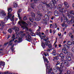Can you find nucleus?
<instances>
[{
  "label": "nucleus",
  "mask_w": 74,
  "mask_h": 74,
  "mask_svg": "<svg viewBox=\"0 0 74 74\" xmlns=\"http://www.w3.org/2000/svg\"><path fill=\"white\" fill-rule=\"evenodd\" d=\"M41 5H39L38 6V8L39 10H42L43 11H44L45 10V8L44 7L45 6H43V4H45L49 8H52V7L53 5H52L50 3H49V4H47V1H45L43 2H42L41 3Z\"/></svg>",
  "instance_id": "obj_1"
},
{
  "label": "nucleus",
  "mask_w": 74,
  "mask_h": 74,
  "mask_svg": "<svg viewBox=\"0 0 74 74\" xmlns=\"http://www.w3.org/2000/svg\"><path fill=\"white\" fill-rule=\"evenodd\" d=\"M23 32L22 31H21L19 33H18V34L17 35V38L18 39V40H16L14 41V42H21L22 41V38L19 37V36L18 35L19 34H21L22 33H23Z\"/></svg>",
  "instance_id": "obj_2"
},
{
  "label": "nucleus",
  "mask_w": 74,
  "mask_h": 74,
  "mask_svg": "<svg viewBox=\"0 0 74 74\" xmlns=\"http://www.w3.org/2000/svg\"><path fill=\"white\" fill-rule=\"evenodd\" d=\"M21 23L23 25V26H21V27H25V28H26V29H27V26H28V24H27L26 23V22L23 21H21V22L19 21L18 23V24L19 25H21Z\"/></svg>",
  "instance_id": "obj_3"
},
{
  "label": "nucleus",
  "mask_w": 74,
  "mask_h": 74,
  "mask_svg": "<svg viewBox=\"0 0 74 74\" xmlns=\"http://www.w3.org/2000/svg\"><path fill=\"white\" fill-rule=\"evenodd\" d=\"M8 16L5 17L4 20V21L6 22L7 21L9 18H11V16H12V14H10V12H8Z\"/></svg>",
  "instance_id": "obj_4"
},
{
  "label": "nucleus",
  "mask_w": 74,
  "mask_h": 74,
  "mask_svg": "<svg viewBox=\"0 0 74 74\" xmlns=\"http://www.w3.org/2000/svg\"><path fill=\"white\" fill-rule=\"evenodd\" d=\"M46 66H47L46 67V72H47L48 71V70H49L48 72V74H51V71H52V69H49V64H46Z\"/></svg>",
  "instance_id": "obj_5"
},
{
  "label": "nucleus",
  "mask_w": 74,
  "mask_h": 74,
  "mask_svg": "<svg viewBox=\"0 0 74 74\" xmlns=\"http://www.w3.org/2000/svg\"><path fill=\"white\" fill-rule=\"evenodd\" d=\"M56 69H57V70H59V71H60H60H63L62 70H60V68L58 66H56L55 68H53V72H54V73H56L57 72V70H56Z\"/></svg>",
  "instance_id": "obj_6"
},
{
  "label": "nucleus",
  "mask_w": 74,
  "mask_h": 74,
  "mask_svg": "<svg viewBox=\"0 0 74 74\" xmlns=\"http://www.w3.org/2000/svg\"><path fill=\"white\" fill-rule=\"evenodd\" d=\"M27 39H26V40L29 41V42H31V41L33 40V39L29 34H27Z\"/></svg>",
  "instance_id": "obj_7"
},
{
  "label": "nucleus",
  "mask_w": 74,
  "mask_h": 74,
  "mask_svg": "<svg viewBox=\"0 0 74 74\" xmlns=\"http://www.w3.org/2000/svg\"><path fill=\"white\" fill-rule=\"evenodd\" d=\"M59 12L60 13H63V12H67V9L62 8L61 9L59 10Z\"/></svg>",
  "instance_id": "obj_8"
},
{
  "label": "nucleus",
  "mask_w": 74,
  "mask_h": 74,
  "mask_svg": "<svg viewBox=\"0 0 74 74\" xmlns=\"http://www.w3.org/2000/svg\"><path fill=\"white\" fill-rule=\"evenodd\" d=\"M68 56H71V55L70 54V53H68ZM70 56V57L67 56L66 57V60L67 61H69V62H70L71 61V57Z\"/></svg>",
  "instance_id": "obj_9"
},
{
  "label": "nucleus",
  "mask_w": 74,
  "mask_h": 74,
  "mask_svg": "<svg viewBox=\"0 0 74 74\" xmlns=\"http://www.w3.org/2000/svg\"><path fill=\"white\" fill-rule=\"evenodd\" d=\"M68 17L69 18H71V23H74V17L72 16H71L70 15H68Z\"/></svg>",
  "instance_id": "obj_10"
},
{
  "label": "nucleus",
  "mask_w": 74,
  "mask_h": 74,
  "mask_svg": "<svg viewBox=\"0 0 74 74\" xmlns=\"http://www.w3.org/2000/svg\"><path fill=\"white\" fill-rule=\"evenodd\" d=\"M0 15L1 16H5L6 15V13H5L4 11L2 10L0 12Z\"/></svg>",
  "instance_id": "obj_11"
},
{
  "label": "nucleus",
  "mask_w": 74,
  "mask_h": 74,
  "mask_svg": "<svg viewBox=\"0 0 74 74\" xmlns=\"http://www.w3.org/2000/svg\"><path fill=\"white\" fill-rule=\"evenodd\" d=\"M47 21L48 20L45 19H42L41 21V22L43 24H47Z\"/></svg>",
  "instance_id": "obj_12"
},
{
  "label": "nucleus",
  "mask_w": 74,
  "mask_h": 74,
  "mask_svg": "<svg viewBox=\"0 0 74 74\" xmlns=\"http://www.w3.org/2000/svg\"><path fill=\"white\" fill-rule=\"evenodd\" d=\"M58 56L61 57L62 59H63L64 58V56L62 53H60V54H57Z\"/></svg>",
  "instance_id": "obj_13"
},
{
  "label": "nucleus",
  "mask_w": 74,
  "mask_h": 74,
  "mask_svg": "<svg viewBox=\"0 0 74 74\" xmlns=\"http://www.w3.org/2000/svg\"><path fill=\"white\" fill-rule=\"evenodd\" d=\"M13 30H15V32H19V28L16 27V26H14V28H12Z\"/></svg>",
  "instance_id": "obj_14"
},
{
  "label": "nucleus",
  "mask_w": 74,
  "mask_h": 74,
  "mask_svg": "<svg viewBox=\"0 0 74 74\" xmlns=\"http://www.w3.org/2000/svg\"><path fill=\"white\" fill-rule=\"evenodd\" d=\"M29 31L31 32L30 33L31 35L32 36H34V34L33 33V30L31 29H29Z\"/></svg>",
  "instance_id": "obj_15"
},
{
  "label": "nucleus",
  "mask_w": 74,
  "mask_h": 74,
  "mask_svg": "<svg viewBox=\"0 0 74 74\" xmlns=\"http://www.w3.org/2000/svg\"><path fill=\"white\" fill-rule=\"evenodd\" d=\"M44 18H45V19H46L48 21L49 20V16H48V15L47 14H45L44 16Z\"/></svg>",
  "instance_id": "obj_16"
},
{
  "label": "nucleus",
  "mask_w": 74,
  "mask_h": 74,
  "mask_svg": "<svg viewBox=\"0 0 74 74\" xmlns=\"http://www.w3.org/2000/svg\"><path fill=\"white\" fill-rule=\"evenodd\" d=\"M13 6L15 8H16L18 6V3L16 1H14L13 3Z\"/></svg>",
  "instance_id": "obj_17"
},
{
  "label": "nucleus",
  "mask_w": 74,
  "mask_h": 74,
  "mask_svg": "<svg viewBox=\"0 0 74 74\" xmlns=\"http://www.w3.org/2000/svg\"><path fill=\"white\" fill-rule=\"evenodd\" d=\"M64 19V22H67L68 25H70V21H69V20H68V19H67V18H65Z\"/></svg>",
  "instance_id": "obj_18"
},
{
  "label": "nucleus",
  "mask_w": 74,
  "mask_h": 74,
  "mask_svg": "<svg viewBox=\"0 0 74 74\" xmlns=\"http://www.w3.org/2000/svg\"><path fill=\"white\" fill-rule=\"evenodd\" d=\"M54 15L56 16H58L59 15V13L57 10H55L54 12Z\"/></svg>",
  "instance_id": "obj_19"
},
{
  "label": "nucleus",
  "mask_w": 74,
  "mask_h": 74,
  "mask_svg": "<svg viewBox=\"0 0 74 74\" xmlns=\"http://www.w3.org/2000/svg\"><path fill=\"white\" fill-rule=\"evenodd\" d=\"M41 19V18L40 17L38 16H36V18H35V20L36 21H39Z\"/></svg>",
  "instance_id": "obj_20"
},
{
  "label": "nucleus",
  "mask_w": 74,
  "mask_h": 74,
  "mask_svg": "<svg viewBox=\"0 0 74 74\" xmlns=\"http://www.w3.org/2000/svg\"><path fill=\"white\" fill-rule=\"evenodd\" d=\"M51 0L52 1H50V3H49V4H51V5H52V4L54 5L55 4V3L53 1V0ZM54 1L55 2V3H56V0H54Z\"/></svg>",
  "instance_id": "obj_21"
},
{
  "label": "nucleus",
  "mask_w": 74,
  "mask_h": 74,
  "mask_svg": "<svg viewBox=\"0 0 74 74\" xmlns=\"http://www.w3.org/2000/svg\"><path fill=\"white\" fill-rule=\"evenodd\" d=\"M68 14H72V15H74V11H69L68 10Z\"/></svg>",
  "instance_id": "obj_22"
},
{
  "label": "nucleus",
  "mask_w": 74,
  "mask_h": 74,
  "mask_svg": "<svg viewBox=\"0 0 74 74\" xmlns=\"http://www.w3.org/2000/svg\"><path fill=\"white\" fill-rule=\"evenodd\" d=\"M64 4L66 7H67L68 8L69 7V5L66 2H64Z\"/></svg>",
  "instance_id": "obj_23"
},
{
  "label": "nucleus",
  "mask_w": 74,
  "mask_h": 74,
  "mask_svg": "<svg viewBox=\"0 0 74 74\" xmlns=\"http://www.w3.org/2000/svg\"><path fill=\"white\" fill-rule=\"evenodd\" d=\"M45 44L47 46H48V47L49 48H51L52 47V45L51 44L49 45V44L47 42H46Z\"/></svg>",
  "instance_id": "obj_24"
},
{
  "label": "nucleus",
  "mask_w": 74,
  "mask_h": 74,
  "mask_svg": "<svg viewBox=\"0 0 74 74\" xmlns=\"http://www.w3.org/2000/svg\"><path fill=\"white\" fill-rule=\"evenodd\" d=\"M64 64L65 66H66L67 67H69L70 66V64L68 62H64Z\"/></svg>",
  "instance_id": "obj_25"
},
{
  "label": "nucleus",
  "mask_w": 74,
  "mask_h": 74,
  "mask_svg": "<svg viewBox=\"0 0 74 74\" xmlns=\"http://www.w3.org/2000/svg\"><path fill=\"white\" fill-rule=\"evenodd\" d=\"M15 35L14 34L13 35V36L12 37V39L10 41V42H12V41H14V40H15Z\"/></svg>",
  "instance_id": "obj_26"
},
{
  "label": "nucleus",
  "mask_w": 74,
  "mask_h": 74,
  "mask_svg": "<svg viewBox=\"0 0 74 74\" xmlns=\"http://www.w3.org/2000/svg\"><path fill=\"white\" fill-rule=\"evenodd\" d=\"M41 45L43 48L44 49L46 47V46H45V45L44 43H43V42H42Z\"/></svg>",
  "instance_id": "obj_27"
},
{
  "label": "nucleus",
  "mask_w": 74,
  "mask_h": 74,
  "mask_svg": "<svg viewBox=\"0 0 74 74\" xmlns=\"http://www.w3.org/2000/svg\"><path fill=\"white\" fill-rule=\"evenodd\" d=\"M62 5L60 4H59L58 5L57 9H60L62 8Z\"/></svg>",
  "instance_id": "obj_28"
},
{
  "label": "nucleus",
  "mask_w": 74,
  "mask_h": 74,
  "mask_svg": "<svg viewBox=\"0 0 74 74\" xmlns=\"http://www.w3.org/2000/svg\"><path fill=\"white\" fill-rule=\"evenodd\" d=\"M1 65L3 66H5V62H0V66Z\"/></svg>",
  "instance_id": "obj_29"
},
{
  "label": "nucleus",
  "mask_w": 74,
  "mask_h": 74,
  "mask_svg": "<svg viewBox=\"0 0 74 74\" xmlns=\"http://www.w3.org/2000/svg\"><path fill=\"white\" fill-rule=\"evenodd\" d=\"M47 14L49 16H50L52 15V13L51 12H50L49 11L47 12Z\"/></svg>",
  "instance_id": "obj_30"
},
{
  "label": "nucleus",
  "mask_w": 74,
  "mask_h": 74,
  "mask_svg": "<svg viewBox=\"0 0 74 74\" xmlns=\"http://www.w3.org/2000/svg\"><path fill=\"white\" fill-rule=\"evenodd\" d=\"M60 67L62 69H63V68H64V64L63 63H62L61 64Z\"/></svg>",
  "instance_id": "obj_31"
},
{
  "label": "nucleus",
  "mask_w": 74,
  "mask_h": 74,
  "mask_svg": "<svg viewBox=\"0 0 74 74\" xmlns=\"http://www.w3.org/2000/svg\"><path fill=\"white\" fill-rule=\"evenodd\" d=\"M8 12H10V14H11V13H10V12L12 11V9L11 8H8ZM10 14L12 15V14Z\"/></svg>",
  "instance_id": "obj_32"
},
{
  "label": "nucleus",
  "mask_w": 74,
  "mask_h": 74,
  "mask_svg": "<svg viewBox=\"0 0 74 74\" xmlns=\"http://www.w3.org/2000/svg\"><path fill=\"white\" fill-rule=\"evenodd\" d=\"M37 14L39 15V16H42V14L41 13H40V11H38L37 12Z\"/></svg>",
  "instance_id": "obj_33"
},
{
  "label": "nucleus",
  "mask_w": 74,
  "mask_h": 74,
  "mask_svg": "<svg viewBox=\"0 0 74 74\" xmlns=\"http://www.w3.org/2000/svg\"><path fill=\"white\" fill-rule=\"evenodd\" d=\"M31 5L32 8H33V9H34V3H33L31 4Z\"/></svg>",
  "instance_id": "obj_34"
},
{
  "label": "nucleus",
  "mask_w": 74,
  "mask_h": 74,
  "mask_svg": "<svg viewBox=\"0 0 74 74\" xmlns=\"http://www.w3.org/2000/svg\"><path fill=\"white\" fill-rule=\"evenodd\" d=\"M31 14L32 15V16H33V17H35V14H34V13L33 12H31Z\"/></svg>",
  "instance_id": "obj_35"
},
{
  "label": "nucleus",
  "mask_w": 74,
  "mask_h": 74,
  "mask_svg": "<svg viewBox=\"0 0 74 74\" xmlns=\"http://www.w3.org/2000/svg\"><path fill=\"white\" fill-rule=\"evenodd\" d=\"M14 15L12 17V18L11 19V21H12V22H14V21H15V19H14Z\"/></svg>",
  "instance_id": "obj_36"
},
{
  "label": "nucleus",
  "mask_w": 74,
  "mask_h": 74,
  "mask_svg": "<svg viewBox=\"0 0 74 74\" xmlns=\"http://www.w3.org/2000/svg\"><path fill=\"white\" fill-rule=\"evenodd\" d=\"M67 44L68 45H72V42L69 41H68L67 42Z\"/></svg>",
  "instance_id": "obj_37"
},
{
  "label": "nucleus",
  "mask_w": 74,
  "mask_h": 74,
  "mask_svg": "<svg viewBox=\"0 0 74 74\" xmlns=\"http://www.w3.org/2000/svg\"><path fill=\"white\" fill-rule=\"evenodd\" d=\"M29 20H30L31 22H32V23H33V22H34V20H33V18H29Z\"/></svg>",
  "instance_id": "obj_38"
},
{
  "label": "nucleus",
  "mask_w": 74,
  "mask_h": 74,
  "mask_svg": "<svg viewBox=\"0 0 74 74\" xmlns=\"http://www.w3.org/2000/svg\"><path fill=\"white\" fill-rule=\"evenodd\" d=\"M65 21H64L63 23L61 24V25L62 27H64L65 26Z\"/></svg>",
  "instance_id": "obj_39"
},
{
  "label": "nucleus",
  "mask_w": 74,
  "mask_h": 74,
  "mask_svg": "<svg viewBox=\"0 0 74 74\" xmlns=\"http://www.w3.org/2000/svg\"><path fill=\"white\" fill-rule=\"evenodd\" d=\"M67 74H71V71L70 70H68L67 72Z\"/></svg>",
  "instance_id": "obj_40"
},
{
  "label": "nucleus",
  "mask_w": 74,
  "mask_h": 74,
  "mask_svg": "<svg viewBox=\"0 0 74 74\" xmlns=\"http://www.w3.org/2000/svg\"><path fill=\"white\" fill-rule=\"evenodd\" d=\"M54 59L56 60H58L59 59V58H58V56H56L55 58H54Z\"/></svg>",
  "instance_id": "obj_41"
},
{
  "label": "nucleus",
  "mask_w": 74,
  "mask_h": 74,
  "mask_svg": "<svg viewBox=\"0 0 74 74\" xmlns=\"http://www.w3.org/2000/svg\"><path fill=\"white\" fill-rule=\"evenodd\" d=\"M25 36V34H23L21 35V37L22 38V37H24Z\"/></svg>",
  "instance_id": "obj_42"
},
{
  "label": "nucleus",
  "mask_w": 74,
  "mask_h": 74,
  "mask_svg": "<svg viewBox=\"0 0 74 74\" xmlns=\"http://www.w3.org/2000/svg\"><path fill=\"white\" fill-rule=\"evenodd\" d=\"M43 58L44 61H45L46 60H47V58H45L44 56H43Z\"/></svg>",
  "instance_id": "obj_43"
},
{
  "label": "nucleus",
  "mask_w": 74,
  "mask_h": 74,
  "mask_svg": "<svg viewBox=\"0 0 74 74\" xmlns=\"http://www.w3.org/2000/svg\"><path fill=\"white\" fill-rule=\"evenodd\" d=\"M32 1H34L35 3H36L38 2V0H33Z\"/></svg>",
  "instance_id": "obj_44"
},
{
  "label": "nucleus",
  "mask_w": 74,
  "mask_h": 74,
  "mask_svg": "<svg viewBox=\"0 0 74 74\" xmlns=\"http://www.w3.org/2000/svg\"><path fill=\"white\" fill-rule=\"evenodd\" d=\"M40 34L41 33H40V32H38L36 33V35H38H38H40Z\"/></svg>",
  "instance_id": "obj_45"
},
{
  "label": "nucleus",
  "mask_w": 74,
  "mask_h": 74,
  "mask_svg": "<svg viewBox=\"0 0 74 74\" xmlns=\"http://www.w3.org/2000/svg\"><path fill=\"white\" fill-rule=\"evenodd\" d=\"M49 38H45V39H43V40H45V42H47V40H48Z\"/></svg>",
  "instance_id": "obj_46"
},
{
  "label": "nucleus",
  "mask_w": 74,
  "mask_h": 74,
  "mask_svg": "<svg viewBox=\"0 0 74 74\" xmlns=\"http://www.w3.org/2000/svg\"><path fill=\"white\" fill-rule=\"evenodd\" d=\"M23 19L24 21H26L27 20V17L25 16L24 17Z\"/></svg>",
  "instance_id": "obj_47"
},
{
  "label": "nucleus",
  "mask_w": 74,
  "mask_h": 74,
  "mask_svg": "<svg viewBox=\"0 0 74 74\" xmlns=\"http://www.w3.org/2000/svg\"><path fill=\"white\" fill-rule=\"evenodd\" d=\"M1 24H2V27H4V25H3V24H4V23H5L4 22H3V21H1Z\"/></svg>",
  "instance_id": "obj_48"
},
{
  "label": "nucleus",
  "mask_w": 74,
  "mask_h": 74,
  "mask_svg": "<svg viewBox=\"0 0 74 74\" xmlns=\"http://www.w3.org/2000/svg\"><path fill=\"white\" fill-rule=\"evenodd\" d=\"M63 47L64 48H65V49H66L67 48V45H65L63 46Z\"/></svg>",
  "instance_id": "obj_49"
},
{
  "label": "nucleus",
  "mask_w": 74,
  "mask_h": 74,
  "mask_svg": "<svg viewBox=\"0 0 74 74\" xmlns=\"http://www.w3.org/2000/svg\"><path fill=\"white\" fill-rule=\"evenodd\" d=\"M8 31L10 33H11V32H12V29H9L8 30Z\"/></svg>",
  "instance_id": "obj_50"
},
{
  "label": "nucleus",
  "mask_w": 74,
  "mask_h": 74,
  "mask_svg": "<svg viewBox=\"0 0 74 74\" xmlns=\"http://www.w3.org/2000/svg\"><path fill=\"white\" fill-rule=\"evenodd\" d=\"M60 64V62L59 61H57V63L56 64V65L57 66H58V65Z\"/></svg>",
  "instance_id": "obj_51"
},
{
  "label": "nucleus",
  "mask_w": 74,
  "mask_h": 74,
  "mask_svg": "<svg viewBox=\"0 0 74 74\" xmlns=\"http://www.w3.org/2000/svg\"><path fill=\"white\" fill-rule=\"evenodd\" d=\"M62 16L63 17H64V19H65V18H67L66 17V16H65V15L64 14H62Z\"/></svg>",
  "instance_id": "obj_52"
},
{
  "label": "nucleus",
  "mask_w": 74,
  "mask_h": 74,
  "mask_svg": "<svg viewBox=\"0 0 74 74\" xmlns=\"http://www.w3.org/2000/svg\"><path fill=\"white\" fill-rule=\"evenodd\" d=\"M12 44V42H10V43L9 44V45H11Z\"/></svg>",
  "instance_id": "obj_53"
},
{
  "label": "nucleus",
  "mask_w": 74,
  "mask_h": 74,
  "mask_svg": "<svg viewBox=\"0 0 74 74\" xmlns=\"http://www.w3.org/2000/svg\"><path fill=\"white\" fill-rule=\"evenodd\" d=\"M66 50L65 49H62V52L64 53V52L65 51H66Z\"/></svg>",
  "instance_id": "obj_54"
},
{
  "label": "nucleus",
  "mask_w": 74,
  "mask_h": 74,
  "mask_svg": "<svg viewBox=\"0 0 74 74\" xmlns=\"http://www.w3.org/2000/svg\"><path fill=\"white\" fill-rule=\"evenodd\" d=\"M72 35V34L71 33H69L68 35L69 37H70Z\"/></svg>",
  "instance_id": "obj_55"
},
{
  "label": "nucleus",
  "mask_w": 74,
  "mask_h": 74,
  "mask_svg": "<svg viewBox=\"0 0 74 74\" xmlns=\"http://www.w3.org/2000/svg\"><path fill=\"white\" fill-rule=\"evenodd\" d=\"M22 11V10L21 9H20L19 10L18 12L20 13V12Z\"/></svg>",
  "instance_id": "obj_56"
},
{
  "label": "nucleus",
  "mask_w": 74,
  "mask_h": 74,
  "mask_svg": "<svg viewBox=\"0 0 74 74\" xmlns=\"http://www.w3.org/2000/svg\"><path fill=\"white\" fill-rule=\"evenodd\" d=\"M67 51L66 50H65V51H64V53H65V54H67Z\"/></svg>",
  "instance_id": "obj_57"
},
{
  "label": "nucleus",
  "mask_w": 74,
  "mask_h": 74,
  "mask_svg": "<svg viewBox=\"0 0 74 74\" xmlns=\"http://www.w3.org/2000/svg\"><path fill=\"white\" fill-rule=\"evenodd\" d=\"M72 51L74 53V47H73V48H72Z\"/></svg>",
  "instance_id": "obj_58"
},
{
  "label": "nucleus",
  "mask_w": 74,
  "mask_h": 74,
  "mask_svg": "<svg viewBox=\"0 0 74 74\" xmlns=\"http://www.w3.org/2000/svg\"><path fill=\"white\" fill-rule=\"evenodd\" d=\"M55 28H56L58 27V26L57 25V24L55 23Z\"/></svg>",
  "instance_id": "obj_59"
},
{
  "label": "nucleus",
  "mask_w": 74,
  "mask_h": 74,
  "mask_svg": "<svg viewBox=\"0 0 74 74\" xmlns=\"http://www.w3.org/2000/svg\"><path fill=\"white\" fill-rule=\"evenodd\" d=\"M61 34H62L60 33H58V35L59 36H61Z\"/></svg>",
  "instance_id": "obj_60"
},
{
  "label": "nucleus",
  "mask_w": 74,
  "mask_h": 74,
  "mask_svg": "<svg viewBox=\"0 0 74 74\" xmlns=\"http://www.w3.org/2000/svg\"><path fill=\"white\" fill-rule=\"evenodd\" d=\"M51 49H48L47 50V52H50V51H51Z\"/></svg>",
  "instance_id": "obj_61"
},
{
  "label": "nucleus",
  "mask_w": 74,
  "mask_h": 74,
  "mask_svg": "<svg viewBox=\"0 0 74 74\" xmlns=\"http://www.w3.org/2000/svg\"><path fill=\"white\" fill-rule=\"evenodd\" d=\"M39 29L37 30L38 31H40L41 29V27H39Z\"/></svg>",
  "instance_id": "obj_62"
},
{
  "label": "nucleus",
  "mask_w": 74,
  "mask_h": 74,
  "mask_svg": "<svg viewBox=\"0 0 74 74\" xmlns=\"http://www.w3.org/2000/svg\"><path fill=\"white\" fill-rule=\"evenodd\" d=\"M34 26H36V25H37V23L35 22L34 23Z\"/></svg>",
  "instance_id": "obj_63"
},
{
  "label": "nucleus",
  "mask_w": 74,
  "mask_h": 74,
  "mask_svg": "<svg viewBox=\"0 0 74 74\" xmlns=\"http://www.w3.org/2000/svg\"><path fill=\"white\" fill-rule=\"evenodd\" d=\"M8 72H5L4 73V74H8Z\"/></svg>",
  "instance_id": "obj_64"
}]
</instances>
